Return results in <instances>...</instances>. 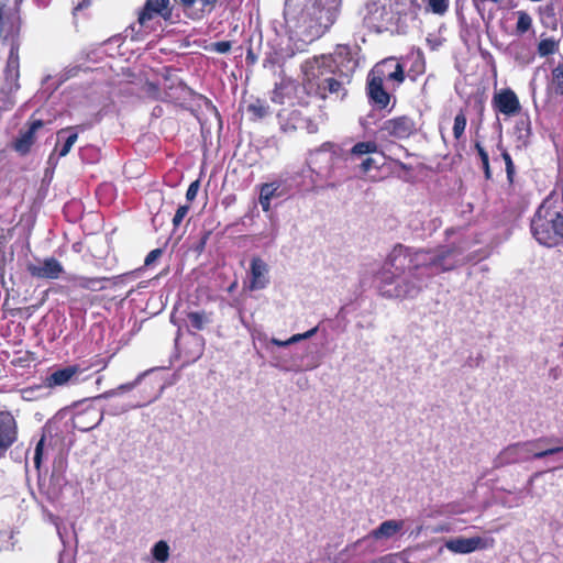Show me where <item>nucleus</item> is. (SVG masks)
Masks as SVG:
<instances>
[{"label":"nucleus","mask_w":563,"mask_h":563,"mask_svg":"<svg viewBox=\"0 0 563 563\" xmlns=\"http://www.w3.org/2000/svg\"><path fill=\"white\" fill-rule=\"evenodd\" d=\"M384 137L407 140L417 133L416 121L407 114L387 119L379 128Z\"/></svg>","instance_id":"nucleus-10"},{"label":"nucleus","mask_w":563,"mask_h":563,"mask_svg":"<svg viewBox=\"0 0 563 563\" xmlns=\"http://www.w3.org/2000/svg\"><path fill=\"white\" fill-rule=\"evenodd\" d=\"M44 445H45V437L43 435L38 440V442L36 443L35 452H34V459L33 460H34V466H35L36 470H40L41 464H42Z\"/></svg>","instance_id":"nucleus-41"},{"label":"nucleus","mask_w":563,"mask_h":563,"mask_svg":"<svg viewBox=\"0 0 563 563\" xmlns=\"http://www.w3.org/2000/svg\"><path fill=\"white\" fill-rule=\"evenodd\" d=\"M398 62H396L394 58H388V59H384L379 63H377L376 65H384L385 67L383 68L386 73L388 71H393L394 69V66L397 65Z\"/></svg>","instance_id":"nucleus-51"},{"label":"nucleus","mask_w":563,"mask_h":563,"mask_svg":"<svg viewBox=\"0 0 563 563\" xmlns=\"http://www.w3.org/2000/svg\"><path fill=\"white\" fill-rule=\"evenodd\" d=\"M269 266L260 256H253L247 273V284H244L247 290H263L269 285Z\"/></svg>","instance_id":"nucleus-11"},{"label":"nucleus","mask_w":563,"mask_h":563,"mask_svg":"<svg viewBox=\"0 0 563 563\" xmlns=\"http://www.w3.org/2000/svg\"><path fill=\"white\" fill-rule=\"evenodd\" d=\"M184 15L192 21L202 20L216 8V0H175Z\"/></svg>","instance_id":"nucleus-16"},{"label":"nucleus","mask_w":563,"mask_h":563,"mask_svg":"<svg viewBox=\"0 0 563 563\" xmlns=\"http://www.w3.org/2000/svg\"><path fill=\"white\" fill-rule=\"evenodd\" d=\"M378 151V145L374 141H364L358 142L350 150L351 156H363L367 154H373Z\"/></svg>","instance_id":"nucleus-31"},{"label":"nucleus","mask_w":563,"mask_h":563,"mask_svg":"<svg viewBox=\"0 0 563 563\" xmlns=\"http://www.w3.org/2000/svg\"><path fill=\"white\" fill-rule=\"evenodd\" d=\"M482 168H483V170H484L485 179H486V180L492 179V175H493V174H492V169H490L489 161H488V162H486V163H484V164H482Z\"/></svg>","instance_id":"nucleus-53"},{"label":"nucleus","mask_w":563,"mask_h":563,"mask_svg":"<svg viewBox=\"0 0 563 563\" xmlns=\"http://www.w3.org/2000/svg\"><path fill=\"white\" fill-rule=\"evenodd\" d=\"M303 124L301 125L300 130L307 131L309 134H314L318 132L319 126L318 123L314 122L312 119L305 115Z\"/></svg>","instance_id":"nucleus-45"},{"label":"nucleus","mask_w":563,"mask_h":563,"mask_svg":"<svg viewBox=\"0 0 563 563\" xmlns=\"http://www.w3.org/2000/svg\"><path fill=\"white\" fill-rule=\"evenodd\" d=\"M456 253L457 251L454 246H441L434 252L421 250V255L417 258V263L421 266L422 279L454 269L457 265Z\"/></svg>","instance_id":"nucleus-6"},{"label":"nucleus","mask_w":563,"mask_h":563,"mask_svg":"<svg viewBox=\"0 0 563 563\" xmlns=\"http://www.w3.org/2000/svg\"><path fill=\"white\" fill-rule=\"evenodd\" d=\"M247 112L252 115L253 120H261L269 114V106L266 101L255 99L253 102L247 104Z\"/></svg>","instance_id":"nucleus-29"},{"label":"nucleus","mask_w":563,"mask_h":563,"mask_svg":"<svg viewBox=\"0 0 563 563\" xmlns=\"http://www.w3.org/2000/svg\"><path fill=\"white\" fill-rule=\"evenodd\" d=\"M26 271L34 278L57 279L64 273V267L57 258L46 257L38 264L29 263Z\"/></svg>","instance_id":"nucleus-14"},{"label":"nucleus","mask_w":563,"mask_h":563,"mask_svg":"<svg viewBox=\"0 0 563 563\" xmlns=\"http://www.w3.org/2000/svg\"><path fill=\"white\" fill-rule=\"evenodd\" d=\"M479 106H481V111H483V110H484V102H483V101H481V102H479Z\"/></svg>","instance_id":"nucleus-63"},{"label":"nucleus","mask_w":563,"mask_h":563,"mask_svg":"<svg viewBox=\"0 0 563 563\" xmlns=\"http://www.w3.org/2000/svg\"><path fill=\"white\" fill-rule=\"evenodd\" d=\"M18 424L10 411H0V457L16 441Z\"/></svg>","instance_id":"nucleus-15"},{"label":"nucleus","mask_w":563,"mask_h":563,"mask_svg":"<svg viewBox=\"0 0 563 563\" xmlns=\"http://www.w3.org/2000/svg\"><path fill=\"white\" fill-rule=\"evenodd\" d=\"M379 277V292L387 298H413L421 291V286L411 279H402L396 284L394 273L389 269H384L378 273Z\"/></svg>","instance_id":"nucleus-7"},{"label":"nucleus","mask_w":563,"mask_h":563,"mask_svg":"<svg viewBox=\"0 0 563 563\" xmlns=\"http://www.w3.org/2000/svg\"><path fill=\"white\" fill-rule=\"evenodd\" d=\"M13 538V531L11 529H5V530H0V539H2V541H4V539H7L5 541H9Z\"/></svg>","instance_id":"nucleus-54"},{"label":"nucleus","mask_w":563,"mask_h":563,"mask_svg":"<svg viewBox=\"0 0 563 563\" xmlns=\"http://www.w3.org/2000/svg\"><path fill=\"white\" fill-rule=\"evenodd\" d=\"M551 85L556 95L563 96V65L559 64L552 70Z\"/></svg>","instance_id":"nucleus-36"},{"label":"nucleus","mask_w":563,"mask_h":563,"mask_svg":"<svg viewBox=\"0 0 563 563\" xmlns=\"http://www.w3.org/2000/svg\"><path fill=\"white\" fill-rule=\"evenodd\" d=\"M554 441L553 439L549 438H541L534 441L523 442V443H516L507 446L501 452V459H504L507 463H518L522 461L525 457L521 455V453H530L531 451L528 449L530 445H539L543 443H550Z\"/></svg>","instance_id":"nucleus-23"},{"label":"nucleus","mask_w":563,"mask_h":563,"mask_svg":"<svg viewBox=\"0 0 563 563\" xmlns=\"http://www.w3.org/2000/svg\"><path fill=\"white\" fill-rule=\"evenodd\" d=\"M467 125V119L465 112L461 109L454 117L453 122V136L459 142L462 140Z\"/></svg>","instance_id":"nucleus-32"},{"label":"nucleus","mask_w":563,"mask_h":563,"mask_svg":"<svg viewBox=\"0 0 563 563\" xmlns=\"http://www.w3.org/2000/svg\"><path fill=\"white\" fill-rule=\"evenodd\" d=\"M2 549V545H0V550Z\"/></svg>","instance_id":"nucleus-64"},{"label":"nucleus","mask_w":563,"mask_h":563,"mask_svg":"<svg viewBox=\"0 0 563 563\" xmlns=\"http://www.w3.org/2000/svg\"><path fill=\"white\" fill-rule=\"evenodd\" d=\"M514 134L516 137L517 147H527L530 144L532 129L529 117L520 118L516 121Z\"/></svg>","instance_id":"nucleus-26"},{"label":"nucleus","mask_w":563,"mask_h":563,"mask_svg":"<svg viewBox=\"0 0 563 563\" xmlns=\"http://www.w3.org/2000/svg\"><path fill=\"white\" fill-rule=\"evenodd\" d=\"M474 148H475V151H476V153H477L482 164H484V163L489 161L488 153L485 150V147L482 145L481 142L476 141L474 143Z\"/></svg>","instance_id":"nucleus-48"},{"label":"nucleus","mask_w":563,"mask_h":563,"mask_svg":"<svg viewBox=\"0 0 563 563\" xmlns=\"http://www.w3.org/2000/svg\"><path fill=\"white\" fill-rule=\"evenodd\" d=\"M365 22L371 29H374L376 32L380 33L388 30V25L391 22V14L385 5L373 2L367 4Z\"/></svg>","instance_id":"nucleus-17"},{"label":"nucleus","mask_w":563,"mask_h":563,"mask_svg":"<svg viewBox=\"0 0 563 563\" xmlns=\"http://www.w3.org/2000/svg\"><path fill=\"white\" fill-rule=\"evenodd\" d=\"M122 276L123 275L114 277L73 276L69 280L73 283L74 287L91 291H101L106 289L103 285L104 282H111L113 286H117Z\"/></svg>","instance_id":"nucleus-24"},{"label":"nucleus","mask_w":563,"mask_h":563,"mask_svg":"<svg viewBox=\"0 0 563 563\" xmlns=\"http://www.w3.org/2000/svg\"><path fill=\"white\" fill-rule=\"evenodd\" d=\"M379 563H406V562L396 558L395 555H386L379 560Z\"/></svg>","instance_id":"nucleus-52"},{"label":"nucleus","mask_w":563,"mask_h":563,"mask_svg":"<svg viewBox=\"0 0 563 563\" xmlns=\"http://www.w3.org/2000/svg\"><path fill=\"white\" fill-rule=\"evenodd\" d=\"M428 8L431 12L442 15L449 9V0H429Z\"/></svg>","instance_id":"nucleus-39"},{"label":"nucleus","mask_w":563,"mask_h":563,"mask_svg":"<svg viewBox=\"0 0 563 563\" xmlns=\"http://www.w3.org/2000/svg\"><path fill=\"white\" fill-rule=\"evenodd\" d=\"M530 229L539 244L553 247L563 242V206L548 196L534 212Z\"/></svg>","instance_id":"nucleus-4"},{"label":"nucleus","mask_w":563,"mask_h":563,"mask_svg":"<svg viewBox=\"0 0 563 563\" xmlns=\"http://www.w3.org/2000/svg\"><path fill=\"white\" fill-rule=\"evenodd\" d=\"M562 451H563V445L548 448V449H544L542 451L533 453L532 454V459L540 460V459H543V457L549 456V455L556 454V453L562 452Z\"/></svg>","instance_id":"nucleus-42"},{"label":"nucleus","mask_w":563,"mask_h":563,"mask_svg":"<svg viewBox=\"0 0 563 563\" xmlns=\"http://www.w3.org/2000/svg\"><path fill=\"white\" fill-rule=\"evenodd\" d=\"M333 62L319 56L307 60L303 67L302 86L307 95L325 99L329 95H334L343 99L347 91L343 84L334 78Z\"/></svg>","instance_id":"nucleus-3"},{"label":"nucleus","mask_w":563,"mask_h":563,"mask_svg":"<svg viewBox=\"0 0 563 563\" xmlns=\"http://www.w3.org/2000/svg\"><path fill=\"white\" fill-rule=\"evenodd\" d=\"M152 555L156 561L161 563L166 562L169 556V547L167 542L163 540L156 542L152 549Z\"/></svg>","instance_id":"nucleus-35"},{"label":"nucleus","mask_w":563,"mask_h":563,"mask_svg":"<svg viewBox=\"0 0 563 563\" xmlns=\"http://www.w3.org/2000/svg\"><path fill=\"white\" fill-rule=\"evenodd\" d=\"M384 67H385L384 65H375L371 69V71L373 73V75L377 76L378 78L380 77V79L383 81H385V80L394 81L397 84V86H400L405 81V79H406L405 69L400 63H397V65L394 66L393 71L386 73L383 69Z\"/></svg>","instance_id":"nucleus-27"},{"label":"nucleus","mask_w":563,"mask_h":563,"mask_svg":"<svg viewBox=\"0 0 563 563\" xmlns=\"http://www.w3.org/2000/svg\"><path fill=\"white\" fill-rule=\"evenodd\" d=\"M547 559H548L551 563H556L555 559H554L552 555L547 556Z\"/></svg>","instance_id":"nucleus-61"},{"label":"nucleus","mask_w":563,"mask_h":563,"mask_svg":"<svg viewBox=\"0 0 563 563\" xmlns=\"http://www.w3.org/2000/svg\"><path fill=\"white\" fill-rule=\"evenodd\" d=\"M199 187H200V181L199 180H195L192 181L187 191H186V199L188 201H192L195 200V198L197 197V194H198V190H199Z\"/></svg>","instance_id":"nucleus-47"},{"label":"nucleus","mask_w":563,"mask_h":563,"mask_svg":"<svg viewBox=\"0 0 563 563\" xmlns=\"http://www.w3.org/2000/svg\"><path fill=\"white\" fill-rule=\"evenodd\" d=\"M20 32L21 18L16 9L0 8V40L10 46L7 63L3 69V85L1 92L10 97L15 93L20 85Z\"/></svg>","instance_id":"nucleus-2"},{"label":"nucleus","mask_w":563,"mask_h":563,"mask_svg":"<svg viewBox=\"0 0 563 563\" xmlns=\"http://www.w3.org/2000/svg\"><path fill=\"white\" fill-rule=\"evenodd\" d=\"M559 49V42L552 37L542 38L538 44V54L542 57L552 55Z\"/></svg>","instance_id":"nucleus-33"},{"label":"nucleus","mask_w":563,"mask_h":563,"mask_svg":"<svg viewBox=\"0 0 563 563\" xmlns=\"http://www.w3.org/2000/svg\"><path fill=\"white\" fill-rule=\"evenodd\" d=\"M80 372L81 369L78 365L58 368L44 378L43 386L48 389L67 386Z\"/></svg>","instance_id":"nucleus-19"},{"label":"nucleus","mask_w":563,"mask_h":563,"mask_svg":"<svg viewBox=\"0 0 563 563\" xmlns=\"http://www.w3.org/2000/svg\"><path fill=\"white\" fill-rule=\"evenodd\" d=\"M163 255L162 249L152 250L144 260L145 266H151L156 260H158Z\"/></svg>","instance_id":"nucleus-46"},{"label":"nucleus","mask_w":563,"mask_h":563,"mask_svg":"<svg viewBox=\"0 0 563 563\" xmlns=\"http://www.w3.org/2000/svg\"><path fill=\"white\" fill-rule=\"evenodd\" d=\"M397 165H398L401 169H406V170H407V169H409V167H408L405 163H402V162H400V161H397Z\"/></svg>","instance_id":"nucleus-59"},{"label":"nucleus","mask_w":563,"mask_h":563,"mask_svg":"<svg viewBox=\"0 0 563 563\" xmlns=\"http://www.w3.org/2000/svg\"><path fill=\"white\" fill-rule=\"evenodd\" d=\"M77 129L82 131L85 128L84 125L68 126L66 129H62L58 132V136H60L63 133L70 132V134L66 137L63 146L59 150V156H66L70 152L73 145L76 143L78 139V133L76 132Z\"/></svg>","instance_id":"nucleus-28"},{"label":"nucleus","mask_w":563,"mask_h":563,"mask_svg":"<svg viewBox=\"0 0 563 563\" xmlns=\"http://www.w3.org/2000/svg\"><path fill=\"white\" fill-rule=\"evenodd\" d=\"M212 51L219 54H225L231 51L232 43L230 41H219L211 44Z\"/></svg>","instance_id":"nucleus-44"},{"label":"nucleus","mask_w":563,"mask_h":563,"mask_svg":"<svg viewBox=\"0 0 563 563\" xmlns=\"http://www.w3.org/2000/svg\"><path fill=\"white\" fill-rule=\"evenodd\" d=\"M375 161L371 157H367L365 158L361 164H360V170L363 173V174H366L368 173L373 165H374Z\"/></svg>","instance_id":"nucleus-49"},{"label":"nucleus","mask_w":563,"mask_h":563,"mask_svg":"<svg viewBox=\"0 0 563 563\" xmlns=\"http://www.w3.org/2000/svg\"><path fill=\"white\" fill-rule=\"evenodd\" d=\"M44 125L42 120H34L30 123L25 131H21L19 137L13 142V150L21 155H25L31 151L35 142V134Z\"/></svg>","instance_id":"nucleus-22"},{"label":"nucleus","mask_w":563,"mask_h":563,"mask_svg":"<svg viewBox=\"0 0 563 563\" xmlns=\"http://www.w3.org/2000/svg\"><path fill=\"white\" fill-rule=\"evenodd\" d=\"M498 147L501 150V157L506 165L507 179L510 184H512L514 177H515V164L512 162L510 154L507 152V150L503 148L501 142L498 144Z\"/></svg>","instance_id":"nucleus-38"},{"label":"nucleus","mask_w":563,"mask_h":563,"mask_svg":"<svg viewBox=\"0 0 563 563\" xmlns=\"http://www.w3.org/2000/svg\"><path fill=\"white\" fill-rule=\"evenodd\" d=\"M169 20L172 18V9L169 8V0H146L143 8L139 12L137 24L140 26L137 33L144 32L148 34L154 30L152 22L156 18ZM133 40H141L136 34L132 36Z\"/></svg>","instance_id":"nucleus-8"},{"label":"nucleus","mask_w":563,"mask_h":563,"mask_svg":"<svg viewBox=\"0 0 563 563\" xmlns=\"http://www.w3.org/2000/svg\"><path fill=\"white\" fill-rule=\"evenodd\" d=\"M517 15L516 33L522 35L532 27V19L526 11H518Z\"/></svg>","instance_id":"nucleus-34"},{"label":"nucleus","mask_w":563,"mask_h":563,"mask_svg":"<svg viewBox=\"0 0 563 563\" xmlns=\"http://www.w3.org/2000/svg\"><path fill=\"white\" fill-rule=\"evenodd\" d=\"M419 255H421V250L415 251L402 244H397L388 254L382 271H391L395 279L408 272L409 277L421 282V266L417 263V258L420 257Z\"/></svg>","instance_id":"nucleus-5"},{"label":"nucleus","mask_w":563,"mask_h":563,"mask_svg":"<svg viewBox=\"0 0 563 563\" xmlns=\"http://www.w3.org/2000/svg\"><path fill=\"white\" fill-rule=\"evenodd\" d=\"M103 419L102 412L96 407H88L77 411L73 417V426L75 429L87 432L98 427Z\"/></svg>","instance_id":"nucleus-18"},{"label":"nucleus","mask_w":563,"mask_h":563,"mask_svg":"<svg viewBox=\"0 0 563 563\" xmlns=\"http://www.w3.org/2000/svg\"><path fill=\"white\" fill-rule=\"evenodd\" d=\"M260 203L262 206V209L264 211H268L269 208H271V200H264L261 196H260Z\"/></svg>","instance_id":"nucleus-56"},{"label":"nucleus","mask_w":563,"mask_h":563,"mask_svg":"<svg viewBox=\"0 0 563 563\" xmlns=\"http://www.w3.org/2000/svg\"><path fill=\"white\" fill-rule=\"evenodd\" d=\"M503 0H472L473 4L478 9L481 4H484L486 2H492L495 4L500 3Z\"/></svg>","instance_id":"nucleus-55"},{"label":"nucleus","mask_w":563,"mask_h":563,"mask_svg":"<svg viewBox=\"0 0 563 563\" xmlns=\"http://www.w3.org/2000/svg\"><path fill=\"white\" fill-rule=\"evenodd\" d=\"M445 547L449 551L460 554H468L476 550H483L487 548V542L481 537L472 538H455L448 540Z\"/></svg>","instance_id":"nucleus-21"},{"label":"nucleus","mask_w":563,"mask_h":563,"mask_svg":"<svg viewBox=\"0 0 563 563\" xmlns=\"http://www.w3.org/2000/svg\"><path fill=\"white\" fill-rule=\"evenodd\" d=\"M277 119L284 132L300 130L301 125L305 123V115L298 109H282L277 113Z\"/></svg>","instance_id":"nucleus-25"},{"label":"nucleus","mask_w":563,"mask_h":563,"mask_svg":"<svg viewBox=\"0 0 563 563\" xmlns=\"http://www.w3.org/2000/svg\"><path fill=\"white\" fill-rule=\"evenodd\" d=\"M187 319L189 321L191 329H194L196 331L202 330L205 328V325L211 321L209 313H207L205 311L188 312Z\"/></svg>","instance_id":"nucleus-30"},{"label":"nucleus","mask_w":563,"mask_h":563,"mask_svg":"<svg viewBox=\"0 0 563 563\" xmlns=\"http://www.w3.org/2000/svg\"><path fill=\"white\" fill-rule=\"evenodd\" d=\"M318 331V328H312L310 329L309 331L305 332V333H301V334H295L292 335L291 338H289L288 340L286 341H280V340H276V339H273V343L277 346H287L289 344H292V343H296L300 340H305V339H309L311 338L312 335H314Z\"/></svg>","instance_id":"nucleus-37"},{"label":"nucleus","mask_w":563,"mask_h":563,"mask_svg":"<svg viewBox=\"0 0 563 563\" xmlns=\"http://www.w3.org/2000/svg\"><path fill=\"white\" fill-rule=\"evenodd\" d=\"M405 521L401 519H389L383 521L377 528L373 529L364 539L375 541L389 540L398 534H402Z\"/></svg>","instance_id":"nucleus-20"},{"label":"nucleus","mask_w":563,"mask_h":563,"mask_svg":"<svg viewBox=\"0 0 563 563\" xmlns=\"http://www.w3.org/2000/svg\"><path fill=\"white\" fill-rule=\"evenodd\" d=\"M366 97L368 102L378 110H384L388 107L391 100V95L384 87V81L377 76L373 75L369 70L366 77Z\"/></svg>","instance_id":"nucleus-12"},{"label":"nucleus","mask_w":563,"mask_h":563,"mask_svg":"<svg viewBox=\"0 0 563 563\" xmlns=\"http://www.w3.org/2000/svg\"><path fill=\"white\" fill-rule=\"evenodd\" d=\"M190 210V206L189 205H184V206H179L178 209L176 210L175 214H174V218H173V225L174 228H178L184 218L188 214Z\"/></svg>","instance_id":"nucleus-40"},{"label":"nucleus","mask_w":563,"mask_h":563,"mask_svg":"<svg viewBox=\"0 0 563 563\" xmlns=\"http://www.w3.org/2000/svg\"><path fill=\"white\" fill-rule=\"evenodd\" d=\"M211 235V232L210 231H206L202 236L200 238L197 246H196V251H198L199 253L202 252L205 250V246L209 240Z\"/></svg>","instance_id":"nucleus-50"},{"label":"nucleus","mask_w":563,"mask_h":563,"mask_svg":"<svg viewBox=\"0 0 563 563\" xmlns=\"http://www.w3.org/2000/svg\"><path fill=\"white\" fill-rule=\"evenodd\" d=\"M492 106L496 112L503 113L507 117L516 115L521 110L520 101L516 92L510 88H505L495 92Z\"/></svg>","instance_id":"nucleus-13"},{"label":"nucleus","mask_w":563,"mask_h":563,"mask_svg":"<svg viewBox=\"0 0 563 563\" xmlns=\"http://www.w3.org/2000/svg\"><path fill=\"white\" fill-rule=\"evenodd\" d=\"M150 89H153L155 92H158V88L154 84H148Z\"/></svg>","instance_id":"nucleus-60"},{"label":"nucleus","mask_w":563,"mask_h":563,"mask_svg":"<svg viewBox=\"0 0 563 563\" xmlns=\"http://www.w3.org/2000/svg\"><path fill=\"white\" fill-rule=\"evenodd\" d=\"M531 60H532V57H531V56H529V57H527V58L525 59V63H530Z\"/></svg>","instance_id":"nucleus-62"},{"label":"nucleus","mask_w":563,"mask_h":563,"mask_svg":"<svg viewBox=\"0 0 563 563\" xmlns=\"http://www.w3.org/2000/svg\"><path fill=\"white\" fill-rule=\"evenodd\" d=\"M143 380V375H140L135 380L126 384H122L118 386L115 389L111 390V395H118L121 393L130 391L135 388L137 385L141 386L140 393L142 394L141 400L135 404L133 407H144L152 404L156 400L162 391L164 386L158 380Z\"/></svg>","instance_id":"nucleus-9"},{"label":"nucleus","mask_w":563,"mask_h":563,"mask_svg":"<svg viewBox=\"0 0 563 563\" xmlns=\"http://www.w3.org/2000/svg\"><path fill=\"white\" fill-rule=\"evenodd\" d=\"M272 101L275 103H282L283 102L282 96L277 91H275L274 96L272 97Z\"/></svg>","instance_id":"nucleus-58"},{"label":"nucleus","mask_w":563,"mask_h":563,"mask_svg":"<svg viewBox=\"0 0 563 563\" xmlns=\"http://www.w3.org/2000/svg\"><path fill=\"white\" fill-rule=\"evenodd\" d=\"M89 5V0H81L76 7L75 10H81Z\"/></svg>","instance_id":"nucleus-57"},{"label":"nucleus","mask_w":563,"mask_h":563,"mask_svg":"<svg viewBox=\"0 0 563 563\" xmlns=\"http://www.w3.org/2000/svg\"><path fill=\"white\" fill-rule=\"evenodd\" d=\"M343 0H286L285 15L310 42L321 37L336 22Z\"/></svg>","instance_id":"nucleus-1"},{"label":"nucleus","mask_w":563,"mask_h":563,"mask_svg":"<svg viewBox=\"0 0 563 563\" xmlns=\"http://www.w3.org/2000/svg\"><path fill=\"white\" fill-rule=\"evenodd\" d=\"M276 190H277V187H275L274 184H264L261 187L260 196L264 200H272Z\"/></svg>","instance_id":"nucleus-43"}]
</instances>
